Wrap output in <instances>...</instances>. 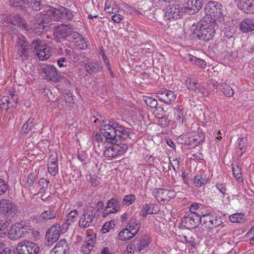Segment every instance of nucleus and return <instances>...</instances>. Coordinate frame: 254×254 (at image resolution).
Wrapping results in <instances>:
<instances>
[{"label":"nucleus","mask_w":254,"mask_h":254,"mask_svg":"<svg viewBox=\"0 0 254 254\" xmlns=\"http://www.w3.org/2000/svg\"><path fill=\"white\" fill-rule=\"evenodd\" d=\"M223 6L216 1H209L205 6V12L211 17L212 22L222 23L224 21Z\"/></svg>","instance_id":"nucleus-2"},{"label":"nucleus","mask_w":254,"mask_h":254,"mask_svg":"<svg viewBox=\"0 0 254 254\" xmlns=\"http://www.w3.org/2000/svg\"><path fill=\"white\" fill-rule=\"evenodd\" d=\"M218 26V23L212 21L201 20L194 29L193 34L200 40L209 41L215 36Z\"/></svg>","instance_id":"nucleus-1"},{"label":"nucleus","mask_w":254,"mask_h":254,"mask_svg":"<svg viewBox=\"0 0 254 254\" xmlns=\"http://www.w3.org/2000/svg\"><path fill=\"white\" fill-rule=\"evenodd\" d=\"M55 253H63V254H69V246L65 239H62L57 243L53 248Z\"/></svg>","instance_id":"nucleus-18"},{"label":"nucleus","mask_w":254,"mask_h":254,"mask_svg":"<svg viewBox=\"0 0 254 254\" xmlns=\"http://www.w3.org/2000/svg\"><path fill=\"white\" fill-rule=\"evenodd\" d=\"M186 59L188 62H190L191 64L198 65L201 68H204L206 65V63L205 61L197 58L190 54H188L186 56Z\"/></svg>","instance_id":"nucleus-25"},{"label":"nucleus","mask_w":254,"mask_h":254,"mask_svg":"<svg viewBox=\"0 0 254 254\" xmlns=\"http://www.w3.org/2000/svg\"><path fill=\"white\" fill-rule=\"evenodd\" d=\"M169 190L160 188V198L161 201L165 202L169 201Z\"/></svg>","instance_id":"nucleus-49"},{"label":"nucleus","mask_w":254,"mask_h":254,"mask_svg":"<svg viewBox=\"0 0 254 254\" xmlns=\"http://www.w3.org/2000/svg\"><path fill=\"white\" fill-rule=\"evenodd\" d=\"M195 214L187 212L182 218L183 227L187 229L196 228L200 222V219L195 218Z\"/></svg>","instance_id":"nucleus-12"},{"label":"nucleus","mask_w":254,"mask_h":254,"mask_svg":"<svg viewBox=\"0 0 254 254\" xmlns=\"http://www.w3.org/2000/svg\"><path fill=\"white\" fill-rule=\"evenodd\" d=\"M145 102L146 105L151 108H156L157 110V106L158 104L157 101L155 98L148 97L146 98Z\"/></svg>","instance_id":"nucleus-45"},{"label":"nucleus","mask_w":254,"mask_h":254,"mask_svg":"<svg viewBox=\"0 0 254 254\" xmlns=\"http://www.w3.org/2000/svg\"><path fill=\"white\" fill-rule=\"evenodd\" d=\"M222 86V90L225 96L227 97H231L233 96L234 91L230 85L225 84Z\"/></svg>","instance_id":"nucleus-43"},{"label":"nucleus","mask_w":254,"mask_h":254,"mask_svg":"<svg viewBox=\"0 0 254 254\" xmlns=\"http://www.w3.org/2000/svg\"><path fill=\"white\" fill-rule=\"evenodd\" d=\"M8 97L3 96L0 100V107L2 110H7L9 108L10 102Z\"/></svg>","instance_id":"nucleus-47"},{"label":"nucleus","mask_w":254,"mask_h":254,"mask_svg":"<svg viewBox=\"0 0 254 254\" xmlns=\"http://www.w3.org/2000/svg\"><path fill=\"white\" fill-rule=\"evenodd\" d=\"M238 7L245 13H254V0H240Z\"/></svg>","instance_id":"nucleus-16"},{"label":"nucleus","mask_w":254,"mask_h":254,"mask_svg":"<svg viewBox=\"0 0 254 254\" xmlns=\"http://www.w3.org/2000/svg\"><path fill=\"white\" fill-rule=\"evenodd\" d=\"M118 123L116 121H114L113 119L109 121V123L105 125H101V127H103L105 128V129L107 128L108 130H110L111 128H116V127H118Z\"/></svg>","instance_id":"nucleus-54"},{"label":"nucleus","mask_w":254,"mask_h":254,"mask_svg":"<svg viewBox=\"0 0 254 254\" xmlns=\"http://www.w3.org/2000/svg\"><path fill=\"white\" fill-rule=\"evenodd\" d=\"M112 228L113 226L111 223L110 222H107L103 226L102 231L103 233H106L109 232Z\"/></svg>","instance_id":"nucleus-60"},{"label":"nucleus","mask_w":254,"mask_h":254,"mask_svg":"<svg viewBox=\"0 0 254 254\" xmlns=\"http://www.w3.org/2000/svg\"><path fill=\"white\" fill-rule=\"evenodd\" d=\"M36 175L34 173L29 174L28 176L26 182V187L31 189L33 187L34 182L36 180Z\"/></svg>","instance_id":"nucleus-46"},{"label":"nucleus","mask_w":254,"mask_h":254,"mask_svg":"<svg viewBox=\"0 0 254 254\" xmlns=\"http://www.w3.org/2000/svg\"><path fill=\"white\" fill-rule=\"evenodd\" d=\"M46 15L50 17L52 20L59 21L61 19L58 8H56L50 6L49 8L47 10Z\"/></svg>","instance_id":"nucleus-28"},{"label":"nucleus","mask_w":254,"mask_h":254,"mask_svg":"<svg viewBox=\"0 0 254 254\" xmlns=\"http://www.w3.org/2000/svg\"><path fill=\"white\" fill-rule=\"evenodd\" d=\"M111 146L112 148L114 157L124 154L128 149V146L127 144L122 143H116L113 144Z\"/></svg>","instance_id":"nucleus-22"},{"label":"nucleus","mask_w":254,"mask_h":254,"mask_svg":"<svg viewBox=\"0 0 254 254\" xmlns=\"http://www.w3.org/2000/svg\"><path fill=\"white\" fill-rule=\"evenodd\" d=\"M48 172L52 176H55L58 171V167L57 164H49L48 165Z\"/></svg>","instance_id":"nucleus-53"},{"label":"nucleus","mask_w":254,"mask_h":254,"mask_svg":"<svg viewBox=\"0 0 254 254\" xmlns=\"http://www.w3.org/2000/svg\"><path fill=\"white\" fill-rule=\"evenodd\" d=\"M22 224L15 223L10 228L8 233V237L11 240H16L25 236L27 231Z\"/></svg>","instance_id":"nucleus-11"},{"label":"nucleus","mask_w":254,"mask_h":254,"mask_svg":"<svg viewBox=\"0 0 254 254\" xmlns=\"http://www.w3.org/2000/svg\"><path fill=\"white\" fill-rule=\"evenodd\" d=\"M104 155L106 157H114L111 146L108 147L104 152Z\"/></svg>","instance_id":"nucleus-61"},{"label":"nucleus","mask_w":254,"mask_h":254,"mask_svg":"<svg viewBox=\"0 0 254 254\" xmlns=\"http://www.w3.org/2000/svg\"><path fill=\"white\" fill-rule=\"evenodd\" d=\"M35 125L33 119L30 118L22 127V130L24 132H28Z\"/></svg>","instance_id":"nucleus-42"},{"label":"nucleus","mask_w":254,"mask_h":254,"mask_svg":"<svg viewBox=\"0 0 254 254\" xmlns=\"http://www.w3.org/2000/svg\"><path fill=\"white\" fill-rule=\"evenodd\" d=\"M66 96H64V99L66 103H69L70 104L74 103V100L72 96L71 93L68 90L67 93H65Z\"/></svg>","instance_id":"nucleus-59"},{"label":"nucleus","mask_w":254,"mask_h":254,"mask_svg":"<svg viewBox=\"0 0 254 254\" xmlns=\"http://www.w3.org/2000/svg\"><path fill=\"white\" fill-rule=\"evenodd\" d=\"M110 129L111 130L110 131H107V130H108V128L105 129V127L101 126L100 130L105 137V141L112 144L117 143V140L118 139L117 138V132L116 130L113 128H111Z\"/></svg>","instance_id":"nucleus-15"},{"label":"nucleus","mask_w":254,"mask_h":254,"mask_svg":"<svg viewBox=\"0 0 254 254\" xmlns=\"http://www.w3.org/2000/svg\"><path fill=\"white\" fill-rule=\"evenodd\" d=\"M16 250L18 254H38L40 251V247L38 244L24 240L18 243Z\"/></svg>","instance_id":"nucleus-6"},{"label":"nucleus","mask_w":254,"mask_h":254,"mask_svg":"<svg viewBox=\"0 0 254 254\" xmlns=\"http://www.w3.org/2000/svg\"><path fill=\"white\" fill-rule=\"evenodd\" d=\"M175 99V95L173 92L162 88L160 91V101H164L166 104H171Z\"/></svg>","instance_id":"nucleus-21"},{"label":"nucleus","mask_w":254,"mask_h":254,"mask_svg":"<svg viewBox=\"0 0 254 254\" xmlns=\"http://www.w3.org/2000/svg\"><path fill=\"white\" fill-rule=\"evenodd\" d=\"M120 209V204L117 199L113 198L109 200L107 202V206L105 211L109 212L115 213Z\"/></svg>","instance_id":"nucleus-26"},{"label":"nucleus","mask_w":254,"mask_h":254,"mask_svg":"<svg viewBox=\"0 0 254 254\" xmlns=\"http://www.w3.org/2000/svg\"><path fill=\"white\" fill-rule=\"evenodd\" d=\"M94 247V240L92 238H89L88 240L84 243L83 244L81 250L84 254H89Z\"/></svg>","instance_id":"nucleus-31"},{"label":"nucleus","mask_w":254,"mask_h":254,"mask_svg":"<svg viewBox=\"0 0 254 254\" xmlns=\"http://www.w3.org/2000/svg\"><path fill=\"white\" fill-rule=\"evenodd\" d=\"M96 211L95 207L93 203H89L83 209V213L86 214H90L92 216H95V212Z\"/></svg>","instance_id":"nucleus-40"},{"label":"nucleus","mask_w":254,"mask_h":254,"mask_svg":"<svg viewBox=\"0 0 254 254\" xmlns=\"http://www.w3.org/2000/svg\"><path fill=\"white\" fill-rule=\"evenodd\" d=\"M41 71L42 75L48 80L57 82L60 78V74L57 73L56 68L53 65L44 64Z\"/></svg>","instance_id":"nucleus-10"},{"label":"nucleus","mask_w":254,"mask_h":254,"mask_svg":"<svg viewBox=\"0 0 254 254\" xmlns=\"http://www.w3.org/2000/svg\"><path fill=\"white\" fill-rule=\"evenodd\" d=\"M149 244V242L145 239H142L137 244V249L141 251L143 248L146 247Z\"/></svg>","instance_id":"nucleus-56"},{"label":"nucleus","mask_w":254,"mask_h":254,"mask_svg":"<svg viewBox=\"0 0 254 254\" xmlns=\"http://www.w3.org/2000/svg\"><path fill=\"white\" fill-rule=\"evenodd\" d=\"M135 200V196L133 194L127 195L124 197L123 203L128 206L133 203Z\"/></svg>","instance_id":"nucleus-48"},{"label":"nucleus","mask_w":254,"mask_h":254,"mask_svg":"<svg viewBox=\"0 0 254 254\" xmlns=\"http://www.w3.org/2000/svg\"><path fill=\"white\" fill-rule=\"evenodd\" d=\"M200 206L201 204L198 203H194L192 204L190 208V212H189L195 213V211L197 210Z\"/></svg>","instance_id":"nucleus-62"},{"label":"nucleus","mask_w":254,"mask_h":254,"mask_svg":"<svg viewBox=\"0 0 254 254\" xmlns=\"http://www.w3.org/2000/svg\"><path fill=\"white\" fill-rule=\"evenodd\" d=\"M164 12V18L165 20L177 19L180 18L184 12V8L179 5L174 4L168 5L165 9L162 7Z\"/></svg>","instance_id":"nucleus-8"},{"label":"nucleus","mask_w":254,"mask_h":254,"mask_svg":"<svg viewBox=\"0 0 254 254\" xmlns=\"http://www.w3.org/2000/svg\"><path fill=\"white\" fill-rule=\"evenodd\" d=\"M233 172L236 179L239 182H243L241 169L239 168V167L237 166L236 168L233 167Z\"/></svg>","instance_id":"nucleus-51"},{"label":"nucleus","mask_w":254,"mask_h":254,"mask_svg":"<svg viewBox=\"0 0 254 254\" xmlns=\"http://www.w3.org/2000/svg\"><path fill=\"white\" fill-rule=\"evenodd\" d=\"M230 221L232 223H241L244 221V215L241 213H235L230 216Z\"/></svg>","instance_id":"nucleus-38"},{"label":"nucleus","mask_w":254,"mask_h":254,"mask_svg":"<svg viewBox=\"0 0 254 254\" xmlns=\"http://www.w3.org/2000/svg\"><path fill=\"white\" fill-rule=\"evenodd\" d=\"M183 240L182 242L183 243H186L189 245V246H191L192 248L195 249L196 248V242H195V239L190 235L188 234L187 235L183 236Z\"/></svg>","instance_id":"nucleus-35"},{"label":"nucleus","mask_w":254,"mask_h":254,"mask_svg":"<svg viewBox=\"0 0 254 254\" xmlns=\"http://www.w3.org/2000/svg\"><path fill=\"white\" fill-rule=\"evenodd\" d=\"M0 212L5 216L13 217L18 211L17 206L9 200L2 199L0 201Z\"/></svg>","instance_id":"nucleus-9"},{"label":"nucleus","mask_w":254,"mask_h":254,"mask_svg":"<svg viewBox=\"0 0 254 254\" xmlns=\"http://www.w3.org/2000/svg\"><path fill=\"white\" fill-rule=\"evenodd\" d=\"M215 187L222 194L223 197L224 198L226 194L227 189L226 188V185L224 184L219 183L217 184Z\"/></svg>","instance_id":"nucleus-57"},{"label":"nucleus","mask_w":254,"mask_h":254,"mask_svg":"<svg viewBox=\"0 0 254 254\" xmlns=\"http://www.w3.org/2000/svg\"><path fill=\"white\" fill-rule=\"evenodd\" d=\"M78 212L76 210L71 211L67 216V219L65 222L62 225L63 229L66 230L68 229L69 226L74 221V219L77 216Z\"/></svg>","instance_id":"nucleus-27"},{"label":"nucleus","mask_w":254,"mask_h":254,"mask_svg":"<svg viewBox=\"0 0 254 254\" xmlns=\"http://www.w3.org/2000/svg\"><path fill=\"white\" fill-rule=\"evenodd\" d=\"M240 29L243 33L254 31V19L245 18L240 23Z\"/></svg>","instance_id":"nucleus-17"},{"label":"nucleus","mask_w":254,"mask_h":254,"mask_svg":"<svg viewBox=\"0 0 254 254\" xmlns=\"http://www.w3.org/2000/svg\"><path fill=\"white\" fill-rule=\"evenodd\" d=\"M0 254H15V252H12L10 249L5 248V246H4L0 252Z\"/></svg>","instance_id":"nucleus-64"},{"label":"nucleus","mask_w":254,"mask_h":254,"mask_svg":"<svg viewBox=\"0 0 254 254\" xmlns=\"http://www.w3.org/2000/svg\"><path fill=\"white\" fill-rule=\"evenodd\" d=\"M187 87L190 90L196 91L198 90L200 91V89L199 87L197 86V83L193 81L190 78H187Z\"/></svg>","instance_id":"nucleus-44"},{"label":"nucleus","mask_w":254,"mask_h":254,"mask_svg":"<svg viewBox=\"0 0 254 254\" xmlns=\"http://www.w3.org/2000/svg\"><path fill=\"white\" fill-rule=\"evenodd\" d=\"M200 223L209 229H212L220 226L223 222L221 217L214 212L205 213L200 217Z\"/></svg>","instance_id":"nucleus-5"},{"label":"nucleus","mask_w":254,"mask_h":254,"mask_svg":"<svg viewBox=\"0 0 254 254\" xmlns=\"http://www.w3.org/2000/svg\"><path fill=\"white\" fill-rule=\"evenodd\" d=\"M202 0H188L186 6L184 7V13L194 14L197 12L202 6Z\"/></svg>","instance_id":"nucleus-13"},{"label":"nucleus","mask_w":254,"mask_h":254,"mask_svg":"<svg viewBox=\"0 0 254 254\" xmlns=\"http://www.w3.org/2000/svg\"><path fill=\"white\" fill-rule=\"evenodd\" d=\"M26 0H9L10 4L17 9L25 11Z\"/></svg>","instance_id":"nucleus-33"},{"label":"nucleus","mask_w":254,"mask_h":254,"mask_svg":"<svg viewBox=\"0 0 254 254\" xmlns=\"http://www.w3.org/2000/svg\"><path fill=\"white\" fill-rule=\"evenodd\" d=\"M9 223L8 221L0 220V237L3 238L8 232Z\"/></svg>","instance_id":"nucleus-36"},{"label":"nucleus","mask_w":254,"mask_h":254,"mask_svg":"<svg viewBox=\"0 0 254 254\" xmlns=\"http://www.w3.org/2000/svg\"><path fill=\"white\" fill-rule=\"evenodd\" d=\"M136 234L133 232L127 229V227L122 230L119 234V238L122 241L129 240L133 237Z\"/></svg>","instance_id":"nucleus-29"},{"label":"nucleus","mask_w":254,"mask_h":254,"mask_svg":"<svg viewBox=\"0 0 254 254\" xmlns=\"http://www.w3.org/2000/svg\"><path fill=\"white\" fill-rule=\"evenodd\" d=\"M236 30V29L235 27L233 26L226 25L222 31V35L223 34L224 37L229 39L233 37Z\"/></svg>","instance_id":"nucleus-32"},{"label":"nucleus","mask_w":254,"mask_h":254,"mask_svg":"<svg viewBox=\"0 0 254 254\" xmlns=\"http://www.w3.org/2000/svg\"><path fill=\"white\" fill-rule=\"evenodd\" d=\"M238 147L239 150L241 152V156L242 155L247 147L248 146V140L246 138H239L237 140Z\"/></svg>","instance_id":"nucleus-37"},{"label":"nucleus","mask_w":254,"mask_h":254,"mask_svg":"<svg viewBox=\"0 0 254 254\" xmlns=\"http://www.w3.org/2000/svg\"><path fill=\"white\" fill-rule=\"evenodd\" d=\"M31 45L37 52L36 55L38 57L40 60H47L50 56V50L44 41L37 39L32 41Z\"/></svg>","instance_id":"nucleus-7"},{"label":"nucleus","mask_w":254,"mask_h":254,"mask_svg":"<svg viewBox=\"0 0 254 254\" xmlns=\"http://www.w3.org/2000/svg\"><path fill=\"white\" fill-rule=\"evenodd\" d=\"M8 20L11 25L19 27L23 26L25 24V20L19 14H16L8 19Z\"/></svg>","instance_id":"nucleus-30"},{"label":"nucleus","mask_w":254,"mask_h":254,"mask_svg":"<svg viewBox=\"0 0 254 254\" xmlns=\"http://www.w3.org/2000/svg\"><path fill=\"white\" fill-rule=\"evenodd\" d=\"M64 230L58 224L54 225L47 232L46 238L49 242L54 243L59 238L61 230Z\"/></svg>","instance_id":"nucleus-14"},{"label":"nucleus","mask_w":254,"mask_h":254,"mask_svg":"<svg viewBox=\"0 0 254 254\" xmlns=\"http://www.w3.org/2000/svg\"><path fill=\"white\" fill-rule=\"evenodd\" d=\"M42 0H26V4L35 10H39L42 7Z\"/></svg>","instance_id":"nucleus-34"},{"label":"nucleus","mask_w":254,"mask_h":254,"mask_svg":"<svg viewBox=\"0 0 254 254\" xmlns=\"http://www.w3.org/2000/svg\"><path fill=\"white\" fill-rule=\"evenodd\" d=\"M31 46L26 41V38L22 35H18L14 47L16 59H19L22 62L28 60L31 53Z\"/></svg>","instance_id":"nucleus-4"},{"label":"nucleus","mask_w":254,"mask_h":254,"mask_svg":"<svg viewBox=\"0 0 254 254\" xmlns=\"http://www.w3.org/2000/svg\"><path fill=\"white\" fill-rule=\"evenodd\" d=\"M139 223L133 220H130L127 228L129 230H131L134 234H136L139 229Z\"/></svg>","instance_id":"nucleus-39"},{"label":"nucleus","mask_w":254,"mask_h":254,"mask_svg":"<svg viewBox=\"0 0 254 254\" xmlns=\"http://www.w3.org/2000/svg\"><path fill=\"white\" fill-rule=\"evenodd\" d=\"M49 182L47 181L44 178H41L38 183V186H39V191L41 193H45L48 189V183Z\"/></svg>","instance_id":"nucleus-41"},{"label":"nucleus","mask_w":254,"mask_h":254,"mask_svg":"<svg viewBox=\"0 0 254 254\" xmlns=\"http://www.w3.org/2000/svg\"><path fill=\"white\" fill-rule=\"evenodd\" d=\"M58 8H59V12L60 14V16H61V17L62 16L65 17V16L66 15V13L68 12V9H67L64 6H60L58 7Z\"/></svg>","instance_id":"nucleus-63"},{"label":"nucleus","mask_w":254,"mask_h":254,"mask_svg":"<svg viewBox=\"0 0 254 254\" xmlns=\"http://www.w3.org/2000/svg\"><path fill=\"white\" fill-rule=\"evenodd\" d=\"M73 26L67 22H64L58 25H56L53 27V35L56 39L59 42H62L66 40L67 38L70 36L72 34L76 38L81 37L77 32H74Z\"/></svg>","instance_id":"nucleus-3"},{"label":"nucleus","mask_w":254,"mask_h":254,"mask_svg":"<svg viewBox=\"0 0 254 254\" xmlns=\"http://www.w3.org/2000/svg\"><path fill=\"white\" fill-rule=\"evenodd\" d=\"M154 209V204L150 203L146 204L143 208V215L146 216L147 214H153V210Z\"/></svg>","instance_id":"nucleus-52"},{"label":"nucleus","mask_w":254,"mask_h":254,"mask_svg":"<svg viewBox=\"0 0 254 254\" xmlns=\"http://www.w3.org/2000/svg\"><path fill=\"white\" fill-rule=\"evenodd\" d=\"M45 28L44 24L41 22L34 23L32 29L35 33H42Z\"/></svg>","instance_id":"nucleus-50"},{"label":"nucleus","mask_w":254,"mask_h":254,"mask_svg":"<svg viewBox=\"0 0 254 254\" xmlns=\"http://www.w3.org/2000/svg\"><path fill=\"white\" fill-rule=\"evenodd\" d=\"M85 67L86 71L90 74H94L102 69V66L98 62H92L87 61L85 64Z\"/></svg>","instance_id":"nucleus-19"},{"label":"nucleus","mask_w":254,"mask_h":254,"mask_svg":"<svg viewBox=\"0 0 254 254\" xmlns=\"http://www.w3.org/2000/svg\"><path fill=\"white\" fill-rule=\"evenodd\" d=\"M170 120L166 116L160 118V126L165 127L169 124Z\"/></svg>","instance_id":"nucleus-58"},{"label":"nucleus","mask_w":254,"mask_h":254,"mask_svg":"<svg viewBox=\"0 0 254 254\" xmlns=\"http://www.w3.org/2000/svg\"><path fill=\"white\" fill-rule=\"evenodd\" d=\"M8 188V185L1 179H0V195L4 193Z\"/></svg>","instance_id":"nucleus-55"},{"label":"nucleus","mask_w":254,"mask_h":254,"mask_svg":"<svg viewBox=\"0 0 254 254\" xmlns=\"http://www.w3.org/2000/svg\"><path fill=\"white\" fill-rule=\"evenodd\" d=\"M94 216L90 214L82 213L78 222L79 226L82 228H86L92 225L93 223Z\"/></svg>","instance_id":"nucleus-20"},{"label":"nucleus","mask_w":254,"mask_h":254,"mask_svg":"<svg viewBox=\"0 0 254 254\" xmlns=\"http://www.w3.org/2000/svg\"><path fill=\"white\" fill-rule=\"evenodd\" d=\"M58 214L57 211L55 210L53 208L49 207L47 210L44 211L39 216V220L41 221V219L43 220L47 221L55 218Z\"/></svg>","instance_id":"nucleus-23"},{"label":"nucleus","mask_w":254,"mask_h":254,"mask_svg":"<svg viewBox=\"0 0 254 254\" xmlns=\"http://www.w3.org/2000/svg\"><path fill=\"white\" fill-rule=\"evenodd\" d=\"M208 182V179L205 174H198L194 176L193 183L196 187H201Z\"/></svg>","instance_id":"nucleus-24"}]
</instances>
